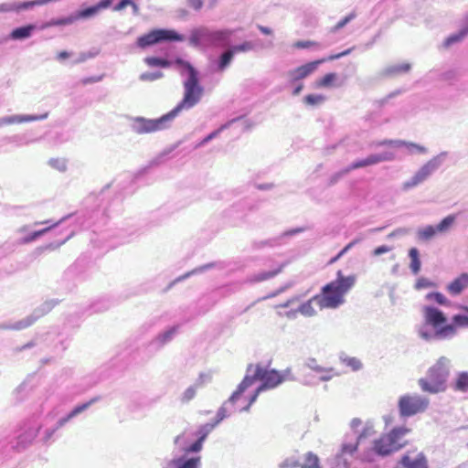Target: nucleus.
Listing matches in <instances>:
<instances>
[{
  "instance_id": "1",
  "label": "nucleus",
  "mask_w": 468,
  "mask_h": 468,
  "mask_svg": "<svg viewBox=\"0 0 468 468\" xmlns=\"http://www.w3.org/2000/svg\"><path fill=\"white\" fill-rule=\"evenodd\" d=\"M356 274L345 275L341 270L337 271L335 280L325 284L321 292L315 295L320 309H335L345 303L346 295L356 285Z\"/></svg>"
},
{
  "instance_id": "2",
  "label": "nucleus",
  "mask_w": 468,
  "mask_h": 468,
  "mask_svg": "<svg viewBox=\"0 0 468 468\" xmlns=\"http://www.w3.org/2000/svg\"><path fill=\"white\" fill-rule=\"evenodd\" d=\"M372 433V427L367 425L360 433L355 435L354 439L349 440V435H346L339 451L326 460L328 468H350L358 445L365 438L371 436Z\"/></svg>"
},
{
  "instance_id": "3",
  "label": "nucleus",
  "mask_w": 468,
  "mask_h": 468,
  "mask_svg": "<svg viewBox=\"0 0 468 468\" xmlns=\"http://www.w3.org/2000/svg\"><path fill=\"white\" fill-rule=\"evenodd\" d=\"M252 382H240L237 389L231 394L228 400H226L221 407L218 409L216 416V420L213 422H207L201 425L196 431V435L198 440L203 441H206L208 434L218 425L222 420L231 415V410H229L228 406H233L241 397L242 392L249 387Z\"/></svg>"
},
{
  "instance_id": "4",
  "label": "nucleus",
  "mask_w": 468,
  "mask_h": 468,
  "mask_svg": "<svg viewBox=\"0 0 468 468\" xmlns=\"http://www.w3.org/2000/svg\"><path fill=\"white\" fill-rule=\"evenodd\" d=\"M233 34L231 29L209 30L207 27H200L191 32L189 42L194 47H216L229 44Z\"/></svg>"
},
{
  "instance_id": "5",
  "label": "nucleus",
  "mask_w": 468,
  "mask_h": 468,
  "mask_svg": "<svg viewBox=\"0 0 468 468\" xmlns=\"http://www.w3.org/2000/svg\"><path fill=\"white\" fill-rule=\"evenodd\" d=\"M188 78L184 83L185 93L183 100L174 108L171 112L176 117L182 110L195 106L200 100L203 89L198 85L197 72L191 66L187 65Z\"/></svg>"
},
{
  "instance_id": "6",
  "label": "nucleus",
  "mask_w": 468,
  "mask_h": 468,
  "mask_svg": "<svg viewBox=\"0 0 468 468\" xmlns=\"http://www.w3.org/2000/svg\"><path fill=\"white\" fill-rule=\"evenodd\" d=\"M423 314L426 324L435 329L437 337L447 338L456 335L455 325L452 324H444L447 322V317L440 309L433 306H425Z\"/></svg>"
},
{
  "instance_id": "7",
  "label": "nucleus",
  "mask_w": 468,
  "mask_h": 468,
  "mask_svg": "<svg viewBox=\"0 0 468 468\" xmlns=\"http://www.w3.org/2000/svg\"><path fill=\"white\" fill-rule=\"evenodd\" d=\"M100 397H94L92 399H90V400L88 401H85L83 403H80V404H78L76 405L69 412H68L65 416L59 418L56 424L51 427V428H48L44 432V435L41 439L42 442L45 443V444H48V443H51L52 441H55V438H54V435L56 433V431L58 430V429H61L62 427H64L67 423H69V421H71L74 418L78 417L79 415H80L81 413H83L84 411H86L88 409H90L93 404H95L96 402H98L100 400Z\"/></svg>"
},
{
  "instance_id": "8",
  "label": "nucleus",
  "mask_w": 468,
  "mask_h": 468,
  "mask_svg": "<svg viewBox=\"0 0 468 468\" xmlns=\"http://www.w3.org/2000/svg\"><path fill=\"white\" fill-rule=\"evenodd\" d=\"M183 40L184 37L174 29H154L147 34L139 37L136 40V45L138 48L144 49L147 47L162 42H174Z\"/></svg>"
},
{
  "instance_id": "9",
  "label": "nucleus",
  "mask_w": 468,
  "mask_h": 468,
  "mask_svg": "<svg viewBox=\"0 0 468 468\" xmlns=\"http://www.w3.org/2000/svg\"><path fill=\"white\" fill-rule=\"evenodd\" d=\"M430 404L429 399L420 395H403L398 402L399 415L402 418L412 417L424 412Z\"/></svg>"
},
{
  "instance_id": "10",
  "label": "nucleus",
  "mask_w": 468,
  "mask_h": 468,
  "mask_svg": "<svg viewBox=\"0 0 468 468\" xmlns=\"http://www.w3.org/2000/svg\"><path fill=\"white\" fill-rule=\"evenodd\" d=\"M282 382H261V385L249 397L244 395L245 391L253 384H250L249 387L242 392L240 399L233 405H229V410H231V414L235 411H249L250 406L257 400L258 396L264 391L276 388Z\"/></svg>"
},
{
  "instance_id": "11",
  "label": "nucleus",
  "mask_w": 468,
  "mask_h": 468,
  "mask_svg": "<svg viewBox=\"0 0 468 468\" xmlns=\"http://www.w3.org/2000/svg\"><path fill=\"white\" fill-rule=\"evenodd\" d=\"M41 426L36 421H27L21 428V431L16 438V441L13 444V448L16 452H22L26 450L36 439L39 432Z\"/></svg>"
},
{
  "instance_id": "12",
  "label": "nucleus",
  "mask_w": 468,
  "mask_h": 468,
  "mask_svg": "<svg viewBox=\"0 0 468 468\" xmlns=\"http://www.w3.org/2000/svg\"><path fill=\"white\" fill-rule=\"evenodd\" d=\"M243 380H282V376L279 371L269 368L268 366L250 364Z\"/></svg>"
},
{
  "instance_id": "13",
  "label": "nucleus",
  "mask_w": 468,
  "mask_h": 468,
  "mask_svg": "<svg viewBox=\"0 0 468 468\" xmlns=\"http://www.w3.org/2000/svg\"><path fill=\"white\" fill-rule=\"evenodd\" d=\"M351 49L345 50L339 54L332 55L328 58H322L315 61H312L309 63H306L304 65H302L293 70H291L289 72V76L291 78L292 82H295L297 80H303L312 74L318 67L319 64L325 62L326 60H334L336 58H339L343 56H346L349 54Z\"/></svg>"
},
{
  "instance_id": "14",
  "label": "nucleus",
  "mask_w": 468,
  "mask_h": 468,
  "mask_svg": "<svg viewBox=\"0 0 468 468\" xmlns=\"http://www.w3.org/2000/svg\"><path fill=\"white\" fill-rule=\"evenodd\" d=\"M404 445L405 441H397L388 433L387 435L374 441L373 451L377 455L386 457L399 451L404 447Z\"/></svg>"
},
{
  "instance_id": "15",
  "label": "nucleus",
  "mask_w": 468,
  "mask_h": 468,
  "mask_svg": "<svg viewBox=\"0 0 468 468\" xmlns=\"http://www.w3.org/2000/svg\"><path fill=\"white\" fill-rule=\"evenodd\" d=\"M175 118L171 112L163 115L159 119L155 120H147L144 118L136 119V127L135 131L137 133H154L165 128V122L167 121H171Z\"/></svg>"
},
{
  "instance_id": "16",
  "label": "nucleus",
  "mask_w": 468,
  "mask_h": 468,
  "mask_svg": "<svg viewBox=\"0 0 468 468\" xmlns=\"http://www.w3.org/2000/svg\"><path fill=\"white\" fill-rule=\"evenodd\" d=\"M435 169L436 164L434 162L430 161L426 163L416 172V174L410 178V180L403 183V189L408 190L420 185L424 180H426Z\"/></svg>"
},
{
  "instance_id": "17",
  "label": "nucleus",
  "mask_w": 468,
  "mask_h": 468,
  "mask_svg": "<svg viewBox=\"0 0 468 468\" xmlns=\"http://www.w3.org/2000/svg\"><path fill=\"white\" fill-rule=\"evenodd\" d=\"M435 169L436 164L434 162L430 161L426 163L416 172V174L410 178V180L403 183V189L408 190L420 185L424 180H426Z\"/></svg>"
},
{
  "instance_id": "18",
  "label": "nucleus",
  "mask_w": 468,
  "mask_h": 468,
  "mask_svg": "<svg viewBox=\"0 0 468 468\" xmlns=\"http://www.w3.org/2000/svg\"><path fill=\"white\" fill-rule=\"evenodd\" d=\"M395 158L394 154L392 153H384L378 154H370L365 159L357 160L350 165V166L346 169L347 172L351 170H356L359 168H363L366 166H370L377 165L385 161H391Z\"/></svg>"
},
{
  "instance_id": "19",
  "label": "nucleus",
  "mask_w": 468,
  "mask_h": 468,
  "mask_svg": "<svg viewBox=\"0 0 468 468\" xmlns=\"http://www.w3.org/2000/svg\"><path fill=\"white\" fill-rule=\"evenodd\" d=\"M398 464L404 468H429L427 458L423 452H419L414 459L410 456L409 452L404 453Z\"/></svg>"
},
{
  "instance_id": "20",
  "label": "nucleus",
  "mask_w": 468,
  "mask_h": 468,
  "mask_svg": "<svg viewBox=\"0 0 468 468\" xmlns=\"http://www.w3.org/2000/svg\"><path fill=\"white\" fill-rule=\"evenodd\" d=\"M449 363L450 361L441 356L438 359L434 366L430 368V377L433 380H443L449 376Z\"/></svg>"
},
{
  "instance_id": "21",
  "label": "nucleus",
  "mask_w": 468,
  "mask_h": 468,
  "mask_svg": "<svg viewBox=\"0 0 468 468\" xmlns=\"http://www.w3.org/2000/svg\"><path fill=\"white\" fill-rule=\"evenodd\" d=\"M169 464L173 466V468H199L201 465V457H187L186 454H184L171 460Z\"/></svg>"
},
{
  "instance_id": "22",
  "label": "nucleus",
  "mask_w": 468,
  "mask_h": 468,
  "mask_svg": "<svg viewBox=\"0 0 468 468\" xmlns=\"http://www.w3.org/2000/svg\"><path fill=\"white\" fill-rule=\"evenodd\" d=\"M112 0H101L97 5L82 9L75 16L76 20L88 18L97 15L101 9L108 8L112 5Z\"/></svg>"
},
{
  "instance_id": "23",
  "label": "nucleus",
  "mask_w": 468,
  "mask_h": 468,
  "mask_svg": "<svg viewBox=\"0 0 468 468\" xmlns=\"http://www.w3.org/2000/svg\"><path fill=\"white\" fill-rule=\"evenodd\" d=\"M468 288V273H462L447 285V291L452 295H458Z\"/></svg>"
},
{
  "instance_id": "24",
  "label": "nucleus",
  "mask_w": 468,
  "mask_h": 468,
  "mask_svg": "<svg viewBox=\"0 0 468 468\" xmlns=\"http://www.w3.org/2000/svg\"><path fill=\"white\" fill-rule=\"evenodd\" d=\"M314 303L318 305V299H315V295L305 303H302L299 306L298 311L304 316H314L316 314V310L314 306Z\"/></svg>"
},
{
  "instance_id": "25",
  "label": "nucleus",
  "mask_w": 468,
  "mask_h": 468,
  "mask_svg": "<svg viewBox=\"0 0 468 468\" xmlns=\"http://www.w3.org/2000/svg\"><path fill=\"white\" fill-rule=\"evenodd\" d=\"M421 389L425 392L436 394L447 388L446 382H420Z\"/></svg>"
},
{
  "instance_id": "26",
  "label": "nucleus",
  "mask_w": 468,
  "mask_h": 468,
  "mask_svg": "<svg viewBox=\"0 0 468 468\" xmlns=\"http://www.w3.org/2000/svg\"><path fill=\"white\" fill-rule=\"evenodd\" d=\"M437 234H439L437 227L431 225L421 228L417 231L418 239L422 241L430 240L432 238H434Z\"/></svg>"
},
{
  "instance_id": "27",
  "label": "nucleus",
  "mask_w": 468,
  "mask_h": 468,
  "mask_svg": "<svg viewBox=\"0 0 468 468\" xmlns=\"http://www.w3.org/2000/svg\"><path fill=\"white\" fill-rule=\"evenodd\" d=\"M283 266L281 265L278 268L269 271H261L260 273H257L253 275L250 279L253 282H261L269 279H271L282 272Z\"/></svg>"
},
{
  "instance_id": "28",
  "label": "nucleus",
  "mask_w": 468,
  "mask_h": 468,
  "mask_svg": "<svg viewBox=\"0 0 468 468\" xmlns=\"http://www.w3.org/2000/svg\"><path fill=\"white\" fill-rule=\"evenodd\" d=\"M38 118L37 116L33 115H12L5 117L2 122L5 124H16V123H22V122H28L37 121Z\"/></svg>"
},
{
  "instance_id": "29",
  "label": "nucleus",
  "mask_w": 468,
  "mask_h": 468,
  "mask_svg": "<svg viewBox=\"0 0 468 468\" xmlns=\"http://www.w3.org/2000/svg\"><path fill=\"white\" fill-rule=\"evenodd\" d=\"M35 29V26L28 25L14 29L10 36L13 39H23L31 36L32 31Z\"/></svg>"
},
{
  "instance_id": "30",
  "label": "nucleus",
  "mask_w": 468,
  "mask_h": 468,
  "mask_svg": "<svg viewBox=\"0 0 468 468\" xmlns=\"http://www.w3.org/2000/svg\"><path fill=\"white\" fill-rule=\"evenodd\" d=\"M409 256L410 258V268L413 274H418L420 271V261L419 257V250L416 248H411L409 251Z\"/></svg>"
},
{
  "instance_id": "31",
  "label": "nucleus",
  "mask_w": 468,
  "mask_h": 468,
  "mask_svg": "<svg viewBox=\"0 0 468 468\" xmlns=\"http://www.w3.org/2000/svg\"><path fill=\"white\" fill-rule=\"evenodd\" d=\"M337 80V74L334 72H330L325 74L323 78L319 79L315 82V86L317 88H328L334 85L335 81Z\"/></svg>"
},
{
  "instance_id": "32",
  "label": "nucleus",
  "mask_w": 468,
  "mask_h": 468,
  "mask_svg": "<svg viewBox=\"0 0 468 468\" xmlns=\"http://www.w3.org/2000/svg\"><path fill=\"white\" fill-rule=\"evenodd\" d=\"M301 468H321L319 465V458L316 454L309 452L305 454L304 463L300 464Z\"/></svg>"
},
{
  "instance_id": "33",
  "label": "nucleus",
  "mask_w": 468,
  "mask_h": 468,
  "mask_svg": "<svg viewBox=\"0 0 468 468\" xmlns=\"http://www.w3.org/2000/svg\"><path fill=\"white\" fill-rule=\"evenodd\" d=\"M456 217L454 215H449L444 218L436 227L439 234L447 232L454 224Z\"/></svg>"
},
{
  "instance_id": "34",
  "label": "nucleus",
  "mask_w": 468,
  "mask_h": 468,
  "mask_svg": "<svg viewBox=\"0 0 468 468\" xmlns=\"http://www.w3.org/2000/svg\"><path fill=\"white\" fill-rule=\"evenodd\" d=\"M411 69V66L410 63H402L398 65H393L388 67L386 69V73L389 76L398 75L400 73H406L409 72Z\"/></svg>"
},
{
  "instance_id": "35",
  "label": "nucleus",
  "mask_w": 468,
  "mask_h": 468,
  "mask_svg": "<svg viewBox=\"0 0 468 468\" xmlns=\"http://www.w3.org/2000/svg\"><path fill=\"white\" fill-rule=\"evenodd\" d=\"M234 57L233 51L229 48V50L225 51L219 58L218 60V70L223 71L231 62L232 58Z\"/></svg>"
},
{
  "instance_id": "36",
  "label": "nucleus",
  "mask_w": 468,
  "mask_h": 468,
  "mask_svg": "<svg viewBox=\"0 0 468 468\" xmlns=\"http://www.w3.org/2000/svg\"><path fill=\"white\" fill-rule=\"evenodd\" d=\"M463 310L468 313V306H462ZM452 324L457 327H468V315L455 314L452 316Z\"/></svg>"
},
{
  "instance_id": "37",
  "label": "nucleus",
  "mask_w": 468,
  "mask_h": 468,
  "mask_svg": "<svg viewBox=\"0 0 468 468\" xmlns=\"http://www.w3.org/2000/svg\"><path fill=\"white\" fill-rule=\"evenodd\" d=\"M144 61L149 67L167 68L171 64L169 60L157 57H148Z\"/></svg>"
},
{
  "instance_id": "38",
  "label": "nucleus",
  "mask_w": 468,
  "mask_h": 468,
  "mask_svg": "<svg viewBox=\"0 0 468 468\" xmlns=\"http://www.w3.org/2000/svg\"><path fill=\"white\" fill-rule=\"evenodd\" d=\"M468 34V31L463 27L459 33L451 35L448 37L443 43V46L445 48H449L453 43L461 41L466 35Z\"/></svg>"
},
{
  "instance_id": "39",
  "label": "nucleus",
  "mask_w": 468,
  "mask_h": 468,
  "mask_svg": "<svg viewBox=\"0 0 468 468\" xmlns=\"http://www.w3.org/2000/svg\"><path fill=\"white\" fill-rule=\"evenodd\" d=\"M410 431V429L400 426L393 428L388 435L397 441H401L402 438Z\"/></svg>"
},
{
  "instance_id": "40",
  "label": "nucleus",
  "mask_w": 468,
  "mask_h": 468,
  "mask_svg": "<svg viewBox=\"0 0 468 468\" xmlns=\"http://www.w3.org/2000/svg\"><path fill=\"white\" fill-rule=\"evenodd\" d=\"M203 443H204L203 441L197 439L190 445L182 447V451L184 452V453L186 455L190 454V453H197L202 450Z\"/></svg>"
},
{
  "instance_id": "41",
  "label": "nucleus",
  "mask_w": 468,
  "mask_h": 468,
  "mask_svg": "<svg viewBox=\"0 0 468 468\" xmlns=\"http://www.w3.org/2000/svg\"><path fill=\"white\" fill-rule=\"evenodd\" d=\"M28 393V387L26 382H22L14 391L16 401L23 400Z\"/></svg>"
},
{
  "instance_id": "42",
  "label": "nucleus",
  "mask_w": 468,
  "mask_h": 468,
  "mask_svg": "<svg viewBox=\"0 0 468 468\" xmlns=\"http://www.w3.org/2000/svg\"><path fill=\"white\" fill-rule=\"evenodd\" d=\"M197 388V384L192 385L189 388H187L181 397V401L183 403L189 402L192 399L195 398Z\"/></svg>"
},
{
  "instance_id": "43",
  "label": "nucleus",
  "mask_w": 468,
  "mask_h": 468,
  "mask_svg": "<svg viewBox=\"0 0 468 468\" xmlns=\"http://www.w3.org/2000/svg\"><path fill=\"white\" fill-rule=\"evenodd\" d=\"M324 100H325L324 96L317 95V94H309L304 97V102L307 105H311V106L320 104V103L324 102Z\"/></svg>"
},
{
  "instance_id": "44",
  "label": "nucleus",
  "mask_w": 468,
  "mask_h": 468,
  "mask_svg": "<svg viewBox=\"0 0 468 468\" xmlns=\"http://www.w3.org/2000/svg\"><path fill=\"white\" fill-rule=\"evenodd\" d=\"M76 21L75 16H68L60 19H53L48 23V27L70 25Z\"/></svg>"
},
{
  "instance_id": "45",
  "label": "nucleus",
  "mask_w": 468,
  "mask_h": 468,
  "mask_svg": "<svg viewBox=\"0 0 468 468\" xmlns=\"http://www.w3.org/2000/svg\"><path fill=\"white\" fill-rule=\"evenodd\" d=\"M252 48H253L252 43L250 41H245L240 45L233 46L230 49H231V51H233V53L235 55L236 53L246 52V51L251 50Z\"/></svg>"
},
{
  "instance_id": "46",
  "label": "nucleus",
  "mask_w": 468,
  "mask_h": 468,
  "mask_svg": "<svg viewBox=\"0 0 468 468\" xmlns=\"http://www.w3.org/2000/svg\"><path fill=\"white\" fill-rule=\"evenodd\" d=\"M402 147H406L410 153H413V152H418L420 154L426 153V148L424 146L417 144L415 143L404 141V144H402Z\"/></svg>"
},
{
  "instance_id": "47",
  "label": "nucleus",
  "mask_w": 468,
  "mask_h": 468,
  "mask_svg": "<svg viewBox=\"0 0 468 468\" xmlns=\"http://www.w3.org/2000/svg\"><path fill=\"white\" fill-rule=\"evenodd\" d=\"M300 467V463L293 458H286L278 464V468H297Z\"/></svg>"
},
{
  "instance_id": "48",
  "label": "nucleus",
  "mask_w": 468,
  "mask_h": 468,
  "mask_svg": "<svg viewBox=\"0 0 468 468\" xmlns=\"http://www.w3.org/2000/svg\"><path fill=\"white\" fill-rule=\"evenodd\" d=\"M428 299L434 300L439 304L445 305L448 303L447 298L441 292H431L427 295Z\"/></svg>"
},
{
  "instance_id": "49",
  "label": "nucleus",
  "mask_w": 468,
  "mask_h": 468,
  "mask_svg": "<svg viewBox=\"0 0 468 468\" xmlns=\"http://www.w3.org/2000/svg\"><path fill=\"white\" fill-rule=\"evenodd\" d=\"M319 43L315 41L311 40H305V41H296L292 44V47L294 48H309L312 47H319Z\"/></svg>"
},
{
  "instance_id": "50",
  "label": "nucleus",
  "mask_w": 468,
  "mask_h": 468,
  "mask_svg": "<svg viewBox=\"0 0 468 468\" xmlns=\"http://www.w3.org/2000/svg\"><path fill=\"white\" fill-rule=\"evenodd\" d=\"M51 227L46 228L41 230H37L30 234L29 236L23 239L22 243H29L37 239L38 237L46 233L48 229H50Z\"/></svg>"
},
{
  "instance_id": "51",
  "label": "nucleus",
  "mask_w": 468,
  "mask_h": 468,
  "mask_svg": "<svg viewBox=\"0 0 468 468\" xmlns=\"http://www.w3.org/2000/svg\"><path fill=\"white\" fill-rule=\"evenodd\" d=\"M162 77H163L162 72H154V73L145 72V73L141 74L140 80H144V81H154Z\"/></svg>"
},
{
  "instance_id": "52",
  "label": "nucleus",
  "mask_w": 468,
  "mask_h": 468,
  "mask_svg": "<svg viewBox=\"0 0 468 468\" xmlns=\"http://www.w3.org/2000/svg\"><path fill=\"white\" fill-rule=\"evenodd\" d=\"M433 286H434V283L424 277L419 278L415 283V288L417 290L430 288V287H433Z\"/></svg>"
},
{
  "instance_id": "53",
  "label": "nucleus",
  "mask_w": 468,
  "mask_h": 468,
  "mask_svg": "<svg viewBox=\"0 0 468 468\" xmlns=\"http://www.w3.org/2000/svg\"><path fill=\"white\" fill-rule=\"evenodd\" d=\"M402 144H404L403 140H383L378 143H377V145L378 146H393V147H402Z\"/></svg>"
},
{
  "instance_id": "54",
  "label": "nucleus",
  "mask_w": 468,
  "mask_h": 468,
  "mask_svg": "<svg viewBox=\"0 0 468 468\" xmlns=\"http://www.w3.org/2000/svg\"><path fill=\"white\" fill-rule=\"evenodd\" d=\"M355 244V242L348 243L335 257L332 258L328 264L336 262L344 254H346Z\"/></svg>"
},
{
  "instance_id": "55",
  "label": "nucleus",
  "mask_w": 468,
  "mask_h": 468,
  "mask_svg": "<svg viewBox=\"0 0 468 468\" xmlns=\"http://www.w3.org/2000/svg\"><path fill=\"white\" fill-rule=\"evenodd\" d=\"M346 365L350 367L353 370H358L361 368V362L356 357H350L346 359Z\"/></svg>"
},
{
  "instance_id": "56",
  "label": "nucleus",
  "mask_w": 468,
  "mask_h": 468,
  "mask_svg": "<svg viewBox=\"0 0 468 468\" xmlns=\"http://www.w3.org/2000/svg\"><path fill=\"white\" fill-rule=\"evenodd\" d=\"M391 248L388 247V246H386V245H382V246H379L378 248H376L373 251V254L375 256H379L383 253H387L388 251H390Z\"/></svg>"
},
{
  "instance_id": "57",
  "label": "nucleus",
  "mask_w": 468,
  "mask_h": 468,
  "mask_svg": "<svg viewBox=\"0 0 468 468\" xmlns=\"http://www.w3.org/2000/svg\"><path fill=\"white\" fill-rule=\"evenodd\" d=\"M56 249V246H54L53 244H48V245H45V246H40L38 248L36 249L35 250V253L37 254V255H40L42 254L44 251L46 250H55Z\"/></svg>"
},
{
  "instance_id": "58",
  "label": "nucleus",
  "mask_w": 468,
  "mask_h": 468,
  "mask_svg": "<svg viewBox=\"0 0 468 468\" xmlns=\"http://www.w3.org/2000/svg\"><path fill=\"white\" fill-rule=\"evenodd\" d=\"M188 5L195 10H199L203 6V0H187Z\"/></svg>"
},
{
  "instance_id": "59",
  "label": "nucleus",
  "mask_w": 468,
  "mask_h": 468,
  "mask_svg": "<svg viewBox=\"0 0 468 468\" xmlns=\"http://www.w3.org/2000/svg\"><path fill=\"white\" fill-rule=\"evenodd\" d=\"M453 388L455 390H460V391H463V392H467L468 391V382H454Z\"/></svg>"
},
{
  "instance_id": "60",
  "label": "nucleus",
  "mask_w": 468,
  "mask_h": 468,
  "mask_svg": "<svg viewBox=\"0 0 468 468\" xmlns=\"http://www.w3.org/2000/svg\"><path fill=\"white\" fill-rule=\"evenodd\" d=\"M362 424V420L358 418H354L350 422V428L355 433L357 432V428Z\"/></svg>"
},
{
  "instance_id": "61",
  "label": "nucleus",
  "mask_w": 468,
  "mask_h": 468,
  "mask_svg": "<svg viewBox=\"0 0 468 468\" xmlns=\"http://www.w3.org/2000/svg\"><path fill=\"white\" fill-rule=\"evenodd\" d=\"M174 443H175L176 446H179V447L183 446V447H185L186 441H185L184 433L177 435V436L174 439Z\"/></svg>"
},
{
  "instance_id": "62",
  "label": "nucleus",
  "mask_w": 468,
  "mask_h": 468,
  "mask_svg": "<svg viewBox=\"0 0 468 468\" xmlns=\"http://www.w3.org/2000/svg\"><path fill=\"white\" fill-rule=\"evenodd\" d=\"M133 5L132 0H121V2L117 5L116 10H122L128 5Z\"/></svg>"
},
{
  "instance_id": "63",
  "label": "nucleus",
  "mask_w": 468,
  "mask_h": 468,
  "mask_svg": "<svg viewBox=\"0 0 468 468\" xmlns=\"http://www.w3.org/2000/svg\"><path fill=\"white\" fill-rule=\"evenodd\" d=\"M351 18H352V16H346L344 19H342L335 25V29H339V28L343 27L351 20Z\"/></svg>"
},
{
  "instance_id": "64",
  "label": "nucleus",
  "mask_w": 468,
  "mask_h": 468,
  "mask_svg": "<svg viewBox=\"0 0 468 468\" xmlns=\"http://www.w3.org/2000/svg\"><path fill=\"white\" fill-rule=\"evenodd\" d=\"M258 28H259V30H260L262 34H264V35H271V34H272L271 29V28H269V27H263V26L259 25V26H258Z\"/></svg>"
}]
</instances>
